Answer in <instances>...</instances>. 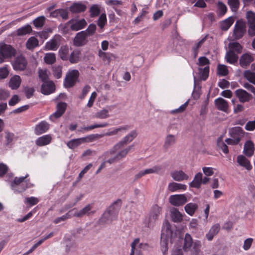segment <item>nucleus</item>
<instances>
[{"label":"nucleus","instance_id":"obj_42","mask_svg":"<svg viewBox=\"0 0 255 255\" xmlns=\"http://www.w3.org/2000/svg\"><path fill=\"white\" fill-rule=\"evenodd\" d=\"M32 28L30 25H24L19 28L16 30V34L18 36H23L31 33Z\"/></svg>","mask_w":255,"mask_h":255},{"label":"nucleus","instance_id":"obj_17","mask_svg":"<svg viewBox=\"0 0 255 255\" xmlns=\"http://www.w3.org/2000/svg\"><path fill=\"white\" fill-rule=\"evenodd\" d=\"M116 219L114 216L106 210L98 220L97 224L99 225H105L109 223V222L111 223L113 220Z\"/></svg>","mask_w":255,"mask_h":255},{"label":"nucleus","instance_id":"obj_8","mask_svg":"<svg viewBox=\"0 0 255 255\" xmlns=\"http://www.w3.org/2000/svg\"><path fill=\"white\" fill-rule=\"evenodd\" d=\"M161 212V207L156 204L153 206L148 218V227L150 228L153 226Z\"/></svg>","mask_w":255,"mask_h":255},{"label":"nucleus","instance_id":"obj_22","mask_svg":"<svg viewBox=\"0 0 255 255\" xmlns=\"http://www.w3.org/2000/svg\"><path fill=\"white\" fill-rule=\"evenodd\" d=\"M21 82L20 77L18 75H14L10 78L8 86L12 90H16L19 87Z\"/></svg>","mask_w":255,"mask_h":255},{"label":"nucleus","instance_id":"obj_11","mask_svg":"<svg viewBox=\"0 0 255 255\" xmlns=\"http://www.w3.org/2000/svg\"><path fill=\"white\" fill-rule=\"evenodd\" d=\"M122 204V200L117 199L107 209V211L109 212L111 215L114 216L116 219L117 218L118 214Z\"/></svg>","mask_w":255,"mask_h":255},{"label":"nucleus","instance_id":"obj_25","mask_svg":"<svg viewBox=\"0 0 255 255\" xmlns=\"http://www.w3.org/2000/svg\"><path fill=\"white\" fill-rule=\"evenodd\" d=\"M244 134L245 131L243 128L240 127L233 128L230 131V135L234 139L238 138L241 140V137L244 136Z\"/></svg>","mask_w":255,"mask_h":255},{"label":"nucleus","instance_id":"obj_59","mask_svg":"<svg viewBox=\"0 0 255 255\" xmlns=\"http://www.w3.org/2000/svg\"><path fill=\"white\" fill-rule=\"evenodd\" d=\"M68 12L66 9H59L55 10L52 12H50V16H68Z\"/></svg>","mask_w":255,"mask_h":255},{"label":"nucleus","instance_id":"obj_1","mask_svg":"<svg viewBox=\"0 0 255 255\" xmlns=\"http://www.w3.org/2000/svg\"><path fill=\"white\" fill-rule=\"evenodd\" d=\"M137 135L136 130H133L124 137L122 140L116 144L110 151L105 153V158H108L110 155H113L124 145L131 142Z\"/></svg>","mask_w":255,"mask_h":255},{"label":"nucleus","instance_id":"obj_49","mask_svg":"<svg viewBox=\"0 0 255 255\" xmlns=\"http://www.w3.org/2000/svg\"><path fill=\"white\" fill-rule=\"evenodd\" d=\"M99 56L102 58L104 62H107V63H110L112 60V57H114L113 54L103 52L100 50L99 51Z\"/></svg>","mask_w":255,"mask_h":255},{"label":"nucleus","instance_id":"obj_58","mask_svg":"<svg viewBox=\"0 0 255 255\" xmlns=\"http://www.w3.org/2000/svg\"><path fill=\"white\" fill-rule=\"evenodd\" d=\"M109 125V124L107 123H104L100 124H95L93 125H91L88 127H83L82 128V129H83V131H88L92 129H93L96 128H104L106 127Z\"/></svg>","mask_w":255,"mask_h":255},{"label":"nucleus","instance_id":"obj_33","mask_svg":"<svg viewBox=\"0 0 255 255\" xmlns=\"http://www.w3.org/2000/svg\"><path fill=\"white\" fill-rule=\"evenodd\" d=\"M225 58L228 63L234 64L237 62L239 57L234 51L229 50L226 53Z\"/></svg>","mask_w":255,"mask_h":255},{"label":"nucleus","instance_id":"obj_40","mask_svg":"<svg viewBox=\"0 0 255 255\" xmlns=\"http://www.w3.org/2000/svg\"><path fill=\"white\" fill-rule=\"evenodd\" d=\"M80 50H76L72 51L68 58L70 62L72 64L78 63L80 60Z\"/></svg>","mask_w":255,"mask_h":255},{"label":"nucleus","instance_id":"obj_16","mask_svg":"<svg viewBox=\"0 0 255 255\" xmlns=\"http://www.w3.org/2000/svg\"><path fill=\"white\" fill-rule=\"evenodd\" d=\"M215 105L217 109L225 113H228L229 104L227 101L222 98H218L215 100Z\"/></svg>","mask_w":255,"mask_h":255},{"label":"nucleus","instance_id":"obj_57","mask_svg":"<svg viewBox=\"0 0 255 255\" xmlns=\"http://www.w3.org/2000/svg\"><path fill=\"white\" fill-rule=\"evenodd\" d=\"M38 76L43 83L49 81L47 70L39 69L38 70Z\"/></svg>","mask_w":255,"mask_h":255},{"label":"nucleus","instance_id":"obj_2","mask_svg":"<svg viewBox=\"0 0 255 255\" xmlns=\"http://www.w3.org/2000/svg\"><path fill=\"white\" fill-rule=\"evenodd\" d=\"M16 50L10 45L2 43L0 44V64L5 61L6 59L11 58L15 56Z\"/></svg>","mask_w":255,"mask_h":255},{"label":"nucleus","instance_id":"obj_64","mask_svg":"<svg viewBox=\"0 0 255 255\" xmlns=\"http://www.w3.org/2000/svg\"><path fill=\"white\" fill-rule=\"evenodd\" d=\"M100 7L98 5L94 4L90 8L91 16H99L100 14Z\"/></svg>","mask_w":255,"mask_h":255},{"label":"nucleus","instance_id":"obj_47","mask_svg":"<svg viewBox=\"0 0 255 255\" xmlns=\"http://www.w3.org/2000/svg\"><path fill=\"white\" fill-rule=\"evenodd\" d=\"M244 77L250 83L255 85V72L251 70H246L244 72Z\"/></svg>","mask_w":255,"mask_h":255},{"label":"nucleus","instance_id":"obj_14","mask_svg":"<svg viewBox=\"0 0 255 255\" xmlns=\"http://www.w3.org/2000/svg\"><path fill=\"white\" fill-rule=\"evenodd\" d=\"M67 106V104L65 102H61L58 103L56 105V112L50 116V119L51 120L53 117L55 119H58L61 117L65 113Z\"/></svg>","mask_w":255,"mask_h":255},{"label":"nucleus","instance_id":"obj_45","mask_svg":"<svg viewBox=\"0 0 255 255\" xmlns=\"http://www.w3.org/2000/svg\"><path fill=\"white\" fill-rule=\"evenodd\" d=\"M229 48L230 50L235 51L239 54L242 52L243 49V46L237 42H230L229 44Z\"/></svg>","mask_w":255,"mask_h":255},{"label":"nucleus","instance_id":"obj_6","mask_svg":"<svg viewBox=\"0 0 255 255\" xmlns=\"http://www.w3.org/2000/svg\"><path fill=\"white\" fill-rule=\"evenodd\" d=\"M78 17H75L72 18L67 23L72 31H76L83 29L87 24L85 19H79Z\"/></svg>","mask_w":255,"mask_h":255},{"label":"nucleus","instance_id":"obj_36","mask_svg":"<svg viewBox=\"0 0 255 255\" xmlns=\"http://www.w3.org/2000/svg\"><path fill=\"white\" fill-rule=\"evenodd\" d=\"M234 17H228L227 19L220 22V28L222 30H227L234 21Z\"/></svg>","mask_w":255,"mask_h":255},{"label":"nucleus","instance_id":"obj_12","mask_svg":"<svg viewBox=\"0 0 255 255\" xmlns=\"http://www.w3.org/2000/svg\"><path fill=\"white\" fill-rule=\"evenodd\" d=\"M55 91V85L53 81L43 83L41 86V92L45 95H50Z\"/></svg>","mask_w":255,"mask_h":255},{"label":"nucleus","instance_id":"obj_27","mask_svg":"<svg viewBox=\"0 0 255 255\" xmlns=\"http://www.w3.org/2000/svg\"><path fill=\"white\" fill-rule=\"evenodd\" d=\"M203 174L201 172L197 173L194 178V180L189 184L191 187L199 189L201 187L202 183Z\"/></svg>","mask_w":255,"mask_h":255},{"label":"nucleus","instance_id":"obj_61","mask_svg":"<svg viewBox=\"0 0 255 255\" xmlns=\"http://www.w3.org/2000/svg\"><path fill=\"white\" fill-rule=\"evenodd\" d=\"M28 188L27 183H22L11 188L15 193H22Z\"/></svg>","mask_w":255,"mask_h":255},{"label":"nucleus","instance_id":"obj_19","mask_svg":"<svg viewBox=\"0 0 255 255\" xmlns=\"http://www.w3.org/2000/svg\"><path fill=\"white\" fill-rule=\"evenodd\" d=\"M252 55L248 53L243 54L240 59V65L243 68H246L254 61Z\"/></svg>","mask_w":255,"mask_h":255},{"label":"nucleus","instance_id":"obj_5","mask_svg":"<svg viewBox=\"0 0 255 255\" xmlns=\"http://www.w3.org/2000/svg\"><path fill=\"white\" fill-rule=\"evenodd\" d=\"M79 75L77 70H73L69 72L64 79V85L66 88L73 87L76 83Z\"/></svg>","mask_w":255,"mask_h":255},{"label":"nucleus","instance_id":"obj_9","mask_svg":"<svg viewBox=\"0 0 255 255\" xmlns=\"http://www.w3.org/2000/svg\"><path fill=\"white\" fill-rule=\"evenodd\" d=\"M188 201L187 197L184 194L173 195L169 197V203L174 206H180Z\"/></svg>","mask_w":255,"mask_h":255},{"label":"nucleus","instance_id":"obj_54","mask_svg":"<svg viewBox=\"0 0 255 255\" xmlns=\"http://www.w3.org/2000/svg\"><path fill=\"white\" fill-rule=\"evenodd\" d=\"M62 66L61 65L55 66L52 67L53 75L56 79H59L62 77Z\"/></svg>","mask_w":255,"mask_h":255},{"label":"nucleus","instance_id":"obj_28","mask_svg":"<svg viewBox=\"0 0 255 255\" xmlns=\"http://www.w3.org/2000/svg\"><path fill=\"white\" fill-rule=\"evenodd\" d=\"M171 176L174 180L177 181H181L188 179V176L182 170L173 172L171 174Z\"/></svg>","mask_w":255,"mask_h":255},{"label":"nucleus","instance_id":"obj_20","mask_svg":"<svg viewBox=\"0 0 255 255\" xmlns=\"http://www.w3.org/2000/svg\"><path fill=\"white\" fill-rule=\"evenodd\" d=\"M49 128V125L46 121H42L35 126L34 132L36 135H40L46 132Z\"/></svg>","mask_w":255,"mask_h":255},{"label":"nucleus","instance_id":"obj_24","mask_svg":"<svg viewBox=\"0 0 255 255\" xmlns=\"http://www.w3.org/2000/svg\"><path fill=\"white\" fill-rule=\"evenodd\" d=\"M92 208V205L89 204L80 211H78L77 210L76 217L81 218L86 215L89 216L94 214L95 211H91Z\"/></svg>","mask_w":255,"mask_h":255},{"label":"nucleus","instance_id":"obj_4","mask_svg":"<svg viewBox=\"0 0 255 255\" xmlns=\"http://www.w3.org/2000/svg\"><path fill=\"white\" fill-rule=\"evenodd\" d=\"M246 32V23L242 20H237L235 25L233 36L235 40L241 39Z\"/></svg>","mask_w":255,"mask_h":255},{"label":"nucleus","instance_id":"obj_63","mask_svg":"<svg viewBox=\"0 0 255 255\" xmlns=\"http://www.w3.org/2000/svg\"><path fill=\"white\" fill-rule=\"evenodd\" d=\"M218 10L221 15L226 14L227 10V6L222 2L219 1L217 3Z\"/></svg>","mask_w":255,"mask_h":255},{"label":"nucleus","instance_id":"obj_21","mask_svg":"<svg viewBox=\"0 0 255 255\" xmlns=\"http://www.w3.org/2000/svg\"><path fill=\"white\" fill-rule=\"evenodd\" d=\"M237 162L240 165L245 167L248 170H251L252 169L250 161L243 155L238 156Z\"/></svg>","mask_w":255,"mask_h":255},{"label":"nucleus","instance_id":"obj_50","mask_svg":"<svg viewBox=\"0 0 255 255\" xmlns=\"http://www.w3.org/2000/svg\"><path fill=\"white\" fill-rule=\"evenodd\" d=\"M228 4L232 11L236 12L238 10L240 2L239 0H228Z\"/></svg>","mask_w":255,"mask_h":255},{"label":"nucleus","instance_id":"obj_39","mask_svg":"<svg viewBox=\"0 0 255 255\" xmlns=\"http://www.w3.org/2000/svg\"><path fill=\"white\" fill-rule=\"evenodd\" d=\"M168 188L171 192H175L178 190H185L187 188V186L180 183L172 182L169 184Z\"/></svg>","mask_w":255,"mask_h":255},{"label":"nucleus","instance_id":"obj_23","mask_svg":"<svg viewBox=\"0 0 255 255\" xmlns=\"http://www.w3.org/2000/svg\"><path fill=\"white\" fill-rule=\"evenodd\" d=\"M220 230L219 224H216L212 226L209 232L206 235V237L209 241H212L216 235L218 234Z\"/></svg>","mask_w":255,"mask_h":255},{"label":"nucleus","instance_id":"obj_52","mask_svg":"<svg viewBox=\"0 0 255 255\" xmlns=\"http://www.w3.org/2000/svg\"><path fill=\"white\" fill-rule=\"evenodd\" d=\"M229 73L227 66L225 65L219 64L217 67V74L219 76H225Z\"/></svg>","mask_w":255,"mask_h":255},{"label":"nucleus","instance_id":"obj_55","mask_svg":"<svg viewBox=\"0 0 255 255\" xmlns=\"http://www.w3.org/2000/svg\"><path fill=\"white\" fill-rule=\"evenodd\" d=\"M44 62L48 64H52L56 61V57L54 53H47L44 57Z\"/></svg>","mask_w":255,"mask_h":255},{"label":"nucleus","instance_id":"obj_34","mask_svg":"<svg viewBox=\"0 0 255 255\" xmlns=\"http://www.w3.org/2000/svg\"><path fill=\"white\" fill-rule=\"evenodd\" d=\"M85 140L84 138H79L76 139H72L67 143V146L71 149H74L79 146L80 144L84 143Z\"/></svg>","mask_w":255,"mask_h":255},{"label":"nucleus","instance_id":"obj_18","mask_svg":"<svg viewBox=\"0 0 255 255\" xmlns=\"http://www.w3.org/2000/svg\"><path fill=\"white\" fill-rule=\"evenodd\" d=\"M255 148L254 142L251 140L246 141L244 147V153L248 157L253 155Z\"/></svg>","mask_w":255,"mask_h":255},{"label":"nucleus","instance_id":"obj_56","mask_svg":"<svg viewBox=\"0 0 255 255\" xmlns=\"http://www.w3.org/2000/svg\"><path fill=\"white\" fill-rule=\"evenodd\" d=\"M192 254L193 255H199L201 252L200 248L201 247V242L199 241H196L194 242Z\"/></svg>","mask_w":255,"mask_h":255},{"label":"nucleus","instance_id":"obj_53","mask_svg":"<svg viewBox=\"0 0 255 255\" xmlns=\"http://www.w3.org/2000/svg\"><path fill=\"white\" fill-rule=\"evenodd\" d=\"M96 25L94 23L90 24L88 28L83 32H85V34L88 36H93L96 32Z\"/></svg>","mask_w":255,"mask_h":255},{"label":"nucleus","instance_id":"obj_26","mask_svg":"<svg viewBox=\"0 0 255 255\" xmlns=\"http://www.w3.org/2000/svg\"><path fill=\"white\" fill-rule=\"evenodd\" d=\"M69 8L73 13H76L85 11L86 9V6L82 2H75Z\"/></svg>","mask_w":255,"mask_h":255},{"label":"nucleus","instance_id":"obj_48","mask_svg":"<svg viewBox=\"0 0 255 255\" xmlns=\"http://www.w3.org/2000/svg\"><path fill=\"white\" fill-rule=\"evenodd\" d=\"M58 45L56 40L52 39L46 42L45 45V50H56L58 48Z\"/></svg>","mask_w":255,"mask_h":255},{"label":"nucleus","instance_id":"obj_37","mask_svg":"<svg viewBox=\"0 0 255 255\" xmlns=\"http://www.w3.org/2000/svg\"><path fill=\"white\" fill-rule=\"evenodd\" d=\"M171 217L174 222H180L183 219L181 214L176 208H172L171 209Z\"/></svg>","mask_w":255,"mask_h":255},{"label":"nucleus","instance_id":"obj_46","mask_svg":"<svg viewBox=\"0 0 255 255\" xmlns=\"http://www.w3.org/2000/svg\"><path fill=\"white\" fill-rule=\"evenodd\" d=\"M198 70L200 77L202 80L205 81L209 76V66H207L203 68L199 67Z\"/></svg>","mask_w":255,"mask_h":255},{"label":"nucleus","instance_id":"obj_7","mask_svg":"<svg viewBox=\"0 0 255 255\" xmlns=\"http://www.w3.org/2000/svg\"><path fill=\"white\" fill-rule=\"evenodd\" d=\"M11 64L14 70L23 71L27 67V61L24 56L20 55L15 57Z\"/></svg>","mask_w":255,"mask_h":255},{"label":"nucleus","instance_id":"obj_10","mask_svg":"<svg viewBox=\"0 0 255 255\" xmlns=\"http://www.w3.org/2000/svg\"><path fill=\"white\" fill-rule=\"evenodd\" d=\"M87 38L88 36L85 34V32L82 31L78 32L73 39L74 45L77 47L86 45L89 41Z\"/></svg>","mask_w":255,"mask_h":255},{"label":"nucleus","instance_id":"obj_15","mask_svg":"<svg viewBox=\"0 0 255 255\" xmlns=\"http://www.w3.org/2000/svg\"><path fill=\"white\" fill-rule=\"evenodd\" d=\"M161 169V167L159 166H155L151 168L145 169L139 171L138 173L135 174L134 176V180H138L141 178L142 176L151 173H154L158 172Z\"/></svg>","mask_w":255,"mask_h":255},{"label":"nucleus","instance_id":"obj_35","mask_svg":"<svg viewBox=\"0 0 255 255\" xmlns=\"http://www.w3.org/2000/svg\"><path fill=\"white\" fill-rule=\"evenodd\" d=\"M38 40L34 36H31L28 39L26 42V48L28 50H33L38 46Z\"/></svg>","mask_w":255,"mask_h":255},{"label":"nucleus","instance_id":"obj_43","mask_svg":"<svg viewBox=\"0 0 255 255\" xmlns=\"http://www.w3.org/2000/svg\"><path fill=\"white\" fill-rule=\"evenodd\" d=\"M217 144L218 148L221 150L225 154L229 153V149L227 145L223 141L222 137L220 136L217 140Z\"/></svg>","mask_w":255,"mask_h":255},{"label":"nucleus","instance_id":"obj_41","mask_svg":"<svg viewBox=\"0 0 255 255\" xmlns=\"http://www.w3.org/2000/svg\"><path fill=\"white\" fill-rule=\"evenodd\" d=\"M69 48L67 46H62L59 50V55L60 58L66 61L68 59Z\"/></svg>","mask_w":255,"mask_h":255},{"label":"nucleus","instance_id":"obj_60","mask_svg":"<svg viewBox=\"0 0 255 255\" xmlns=\"http://www.w3.org/2000/svg\"><path fill=\"white\" fill-rule=\"evenodd\" d=\"M109 111L107 109H103L98 112L95 115V117L97 118L103 119L109 117Z\"/></svg>","mask_w":255,"mask_h":255},{"label":"nucleus","instance_id":"obj_51","mask_svg":"<svg viewBox=\"0 0 255 255\" xmlns=\"http://www.w3.org/2000/svg\"><path fill=\"white\" fill-rule=\"evenodd\" d=\"M28 176V174H26L25 176L20 177H15L13 181L11 183V188L19 185L22 183H26V182H24V180Z\"/></svg>","mask_w":255,"mask_h":255},{"label":"nucleus","instance_id":"obj_31","mask_svg":"<svg viewBox=\"0 0 255 255\" xmlns=\"http://www.w3.org/2000/svg\"><path fill=\"white\" fill-rule=\"evenodd\" d=\"M175 143V136L172 134H168L165 138L163 147L165 150H167L170 146Z\"/></svg>","mask_w":255,"mask_h":255},{"label":"nucleus","instance_id":"obj_29","mask_svg":"<svg viewBox=\"0 0 255 255\" xmlns=\"http://www.w3.org/2000/svg\"><path fill=\"white\" fill-rule=\"evenodd\" d=\"M51 141V137L49 134L38 137L35 141L37 145L42 146L49 144Z\"/></svg>","mask_w":255,"mask_h":255},{"label":"nucleus","instance_id":"obj_44","mask_svg":"<svg viewBox=\"0 0 255 255\" xmlns=\"http://www.w3.org/2000/svg\"><path fill=\"white\" fill-rule=\"evenodd\" d=\"M207 35H206L204 37H203L201 40H200L198 43H197L192 49L193 54V57L194 58H196L197 56L198 53V49L199 48L201 47L202 44L205 42L207 38Z\"/></svg>","mask_w":255,"mask_h":255},{"label":"nucleus","instance_id":"obj_32","mask_svg":"<svg viewBox=\"0 0 255 255\" xmlns=\"http://www.w3.org/2000/svg\"><path fill=\"white\" fill-rule=\"evenodd\" d=\"M248 19L249 29L248 34L251 36L255 35V17H246Z\"/></svg>","mask_w":255,"mask_h":255},{"label":"nucleus","instance_id":"obj_3","mask_svg":"<svg viewBox=\"0 0 255 255\" xmlns=\"http://www.w3.org/2000/svg\"><path fill=\"white\" fill-rule=\"evenodd\" d=\"M166 234L162 233L160 237V246L161 250L163 255H166L168 250V241L169 236L170 235L171 239L172 238V231L171 230V226L170 224L168 223L166 225Z\"/></svg>","mask_w":255,"mask_h":255},{"label":"nucleus","instance_id":"obj_38","mask_svg":"<svg viewBox=\"0 0 255 255\" xmlns=\"http://www.w3.org/2000/svg\"><path fill=\"white\" fill-rule=\"evenodd\" d=\"M198 206L196 203H189L184 207L185 212L190 216H193L198 209Z\"/></svg>","mask_w":255,"mask_h":255},{"label":"nucleus","instance_id":"obj_30","mask_svg":"<svg viewBox=\"0 0 255 255\" xmlns=\"http://www.w3.org/2000/svg\"><path fill=\"white\" fill-rule=\"evenodd\" d=\"M193 243L194 242H193L191 236L188 233L186 234L184 239V245L183 246L184 251L187 252L190 250Z\"/></svg>","mask_w":255,"mask_h":255},{"label":"nucleus","instance_id":"obj_62","mask_svg":"<svg viewBox=\"0 0 255 255\" xmlns=\"http://www.w3.org/2000/svg\"><path fill=\"white\" fill-rule=\"evenodd\" d=\"M34 92L35 89L33 87L26 86L24 88V92L27 99L31 98L33 96Z\"/></svg>","mask_w":255,"mask_h":255},{"label":"nucleus","instance_id":"obj_13","mask_svg":"<svg viewBox=\"0 0 255 255\" xmlns=\"http://www.w3.org/2000/svg\"><path fill=\"white\" fill-rule=\"evenodd\" d=\"M235 94L241 103L249 102L253 98L251 94L242 89L237 90L235 91Z\"/></svg>","mask_w":255,"mask_h":255}]
</instances>
